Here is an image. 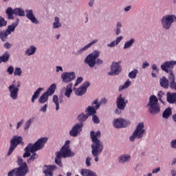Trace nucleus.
I'll use <instances>...</instances> for the list:
<instances>
[{"label":"nucleus","instance_id":"obj_52","mask_svg":"<svg viewBox=\"0 0 176 176\" xmlns=\"http://www.w3.org/2000/svg\"><path fill=\"white\" fill-rule=\"evenodd\" d=\"M92 121L96 124H98V123H100V119L98 118V116H97L96 115H94V114L92 117Z\"/></svg>","mask_w":176,"mask_h":176},{"label":"nucleus","instance_id":"obj_13","mask_svg":"<svg viewBox=\"0 0 176 176\" xmlns=\"http://www.w3.org/2000/svg\"><path fill=\"white\" fill-rule=\"evenodd\" d=\"M90 86V82L89 81L84 82L79 88H76V87H74L73 90L76 94L78 97H82L84 94H86V91H87V89Z\"/></svg>","mask_w":176,"mask_h":176},{"label":"nucleus","instance_id":"obj_17","mask_svg":"<svg viewBox=\"0 0 176 176\" xmlns=\"http://www.w3.org/2000/svg\"><path fill=\"white\" fill-rule=\"evenodd\" d=\"M174 65H176L175 60L166 61L161 65V69H162L164 72H166V74H169L168 76H170L171 74H174L173 71H171V69L174 68Z\"/></svg>","mask_w":176,"mask_h":176},{"label":"nucleus","instance_id":"obj_59","mask_svg":"<svg viewBox=\"0 0 176 176\" xmlns=\"http://www.w3.org/2000/svg\"><path fill=\"white\" fill-rule=\"evenodd\" d=\"M23 123H24V120H21V121H19L17 123L16 125V129L19 130V129H20V127H21V126H23Z\"/></svg>","mask_w":176,"mask_h":176},{"label":"nucleus","instance_id":"obj_32","mask_svg":"<svg viewBox=\"0 0 176 176\" xmlns=\"http://www.w3.org/2000/svg\"><path fill=\"white\" fill-rule=\"evenodd\" d=\"M49 97L50 96L45 92L38 99L39 104H46L49 101Z\"/></svg>","mask_w":176,"mask_h":176},{"label":"nucleus","instance_id":"obj_61","mask_svg":"<svg viewBox=\"0 0 176 176\" xmlns=\"http://www.w3.org/2000/svg\"><path fill=\"white\" fill-rule=\"evenodd\" d=\"M56 72H60H60H64V69H63V67L61 66H56Z\"/></svg>","mask_w":176,"mask_h":176},{"label":"nucleus","instance_id":"obj_15","mask_svg":"<svg viewBox=\"0 0 176 176\" xmlns=\"http://www.w3.org/2000/svg\"><path fill=\"white\" fill-rule=\"evenodd\" d=\"M122 72V66L118 62H113L110 67V72H108L109 76H116Z\"/></svg>","mask_w":176,"mask_h":176},{"label":"nucleus","instance_id":"obj_2","mask_svg":"<svg viewBox=\"0 0 176 176\" xmlns=\"http://www.w3.org/2000/svg\"><path fill=\"white\" fill-rule=\"evenodd\" d=\"M70 143L71 142L69 140H67L60 150L56 153L54 162L59 166V167L63 166V162H61L62 157L65 159L67 157H73V156H75V153L72 152L71 148H69Z\"/></svg>","mask_w":176,"mask_h":176},{"label":"nucleus","instance_id":"obj_27","mask_svg":"<svg viewBox=\"0 0 176 176\" xmlns=\"http://www.w3.org/2000/svg\"><path fill=\"white\" fill-rule=\"evenodd\" d=\"M36 53V47L34 45H30L25 52V56H34Z\"/></svg>","mask_w":176,"mask_h":176},{"label":"nucleus","instance_id":"obj_3","mask_svg":"<svg viewBox=\"0 0 176 176\" xmlns=\"http://www.w3.org/2000/svg\"><path fill=\"white\" fill-rule=\"evenodd\" d=\"M47 138H41L38 139L34 144H29L24 149L25 153L23 155V157H30L31 153L41 151L43 149L45 144L47 142Z\"/></svg>","mask_w":176,"mask_h":176},{"label":"nucleus","instance_id":"obj_49","mask_svg":"<svg viewBox=\"0 0 176 176\" xmlns=\"http://www.w3.org/2000/svg\"><path fill=\"white\" fill-rule=\"evenodd\" d=\"M91 160H93L91 157H87L85 161V164L87 167H91Z\"/></svg>","mask_w":176,"mask_h":176},{"label":"nucleus","instance_id":"obj_14","mask_svg":"<svg viewBox=\"0 0 176 176\" xmlns=\"http://www.w3.org/2000/svg\"><path fill=\"white\" fill-rule=\"evenodd\" d=\"M113 126L116 129H125L130 126V121L123 118H116L113 121Z\"/></svg>","mask_w":176,"mask_h":176},{"label":"nucleus","instance_id":"obj_16","mask_svg":"<svg viewBox=\"0 0 176 176\" xmlns=\"http://www.w3.org/2000/svg\"><path fill=\"white\" fill-rule=\"evenodd\" d=\"M60 78H61L63 83H71V82H72V80H75V79L76 78V74H75V72H63L60 75Z\"/></svg>","mask_w":176,"mask_h":176},{"label":"nucleus","instance_id":"obj_20","mask_svg":"<svg viewBox=\"0 0 176 176\" xmlns=\"http://www.w3.org/2000/svg\"><path fill=\"white\" fill-rule=\"evenodd\" d=\"M25 13L27 19L30 20V21H31L32 24L39 23V21H38V19H36V17L34 14V11L32 10H25Z\"/></svg>","mask_w":176,"mask_h":176},{"label":"nucleus","instance_id":"obj_24","mask_svg":"<svg viewBox=\"0 0 176 176\" xmlns=\"http://www.w3.org/2000/svg\"><path fill=\"white\" fill-rule=\"evenodd\" d=\"M20 21V19L19 18L16 19V21L14 23H12L11 25H9L8 28L6 30V31L10 35L12 32H14V30H16V27L19 25V23Z\"/></svg>","mask_w":176,"mask_h":176},{"label":"nucleus","instance_id":"obj_22","mask_svg":"<svg viewBox=\"0 0 176 176\" xmlns=\"http://www.w3.org/2000/svg\"><path fill=\"white\" fill-rule=\"evenodd\" d=\"M57 170L55 165H45L43 168V173L46 176H53V171Z\"/></svg>","mask_w":176,"mask_h":176},{"label":"nucleus","instance_id":"obj_18","mask_svg":"<svg viewBox=\"0 0 176 176\" xmlns=\"http://www.w3.org/2000/svg\"><path fill=\"white\" fill-rule=\"evenodd\" d=\"M91 105L95 106H89L85 109V113H87L88 116H94L97 112V109H100V104L97 103V99L91 102Z\"/></svg>","mask_w":176,"mask_h":176},{"label":"nucleus","instance_id":"obj_28","mask_svg":"<svg viewBox=\"0 0 176 176\" xmlns=\"http://www.w3.org/2000/svg\"><path fill=\"white\" fill-rule=\"evenodd\" d=\"M44 88L42 87H39L38 89H37V90L36 91L34 92V94L32 97V102H35L36 100H38V98H39V96L41 94V93H42V91H43Z\"/></svg>","mask_w":176,"mask_h":176},{"label":"nucleus","instance_id":"obj_48","mask_svg":"<svg viewBox=\"0 0 176 176\" xmlns=\"http://www.w3.org/2000/svg\"><path fill=\"white\" fill-rule=\"evenodd\" d=\"M19 171V169L18 168H14V169H12L11 170L8 174V176H14V174H15V176H17V173Z\"/></svg>","mask_w":176,"mask_h":176},{"label":"nucleus","instance_id":"obj_11","mask_svg":"<svg viewBox=\"0 0 176 176\" xmlns=\"http://www.w3.org/2000/svg\"><path fill=\"white\" fill-rule=\"evenodd\" d=\"M100 57V52L95 50L94 52L89 54L85 60V64H87L89 67L93 68L96 65V60Z\"/></svg>","mask_w":176,"mask_h":176},{"label":"nucleus","instance_id":"obj_9","mask_svg":"<svg viewBox=\"0 0 176 176\" xmlns=\"http://www.w3.org/2000/svg\"><path fill=\"white\" fill-rule=\"evenodd\" d=\"M6 13L8 14V19L9 20H13V19H14L13 14L21 17H24V16H25V12L20 8H16L13 10L12 8L9 7L7 8Z\"/></svg>","mask_w":176,"mask_h":176},{"label":"nucleus","instance_id":"obj_33","mask_svg":"<svg viewBox=\"0 0 176 176\" xmlns=\"http://www.w3.org/2000/svg\"><path fill=\"white\" fill-rule=\"evenodd\" d=\"M61 25V23H60V18H58V16H55L54 22L52 24V30H56L57 28H60Z\"/></svg>","mask_w":176,"mask_h":176},{"label":"nucleus","instance_id":"obj_36","mask_svg":"<svg viewBox=\"0 0 176 176\" xmlns=\"http://www.w3.org/2000/svg\"><path fill=\"white\" fill-rule=\"evenodd\" d=\"M122 27H123V25L122 24V22L119 21L116 23V36H119V34H122Z\"/></svg>","mask_w":176,"mask_h":176},{"label":"nucleus","instance_id":"obj_46","mask_svg":"<svg viewBox=\"0 0 176 176\" xmlns=\"http://www.w3.org/2000/svg\"><path fill=\"white\" fill-rule=\"evenodd\" d=\"M35 159H38V154L34 152L33 154L30 156V157L28 160V164H30V162H34Z\"/></svg>","mask_w":176,"mask_h":176},{"label":"nucleus","instance_id":"obj_37","mask_svg":"<svg viewBox=\"0 0 176 176\" xmlns=\"http://www.w3.org/2000/svg\"><path fill=\"white\" fill-rule=\"evenodd\" d=\"M89 118V116L87 114H85V113H81L78 116V121L80 123H83V122H86Z\"/></svg>","mask_w":176,"mask_h":176},{"label":"nucleus","instance_id":"obj_38","mask_svg":"<svg viewBox=\"0 0 176 176\" xmlns=\"http://www.w3.org/2000/svg\"><path fill=\"white\" fill-rule=\"evenodd\" d=\"M171 116V108L168 107L166 109L164 110V111L162 113V118L164 119H168Z\"/></svg>","mask_w":176,"mask_h":176},{"label":"nucleus","instance_id":"obj_35","mask_svg":"<svg viewBox=\"0 0 176 176\" xmlns=\"http://www.w3.org/2000/svg\"><path fill=\"white\" fill-rule=\"evenodd\" d=\"M52 102L56 106V111H58L60 109V101L58 100V96L57 95H54L52 98Z\"/></svg>","mask_w":176,"mask_h":176},{"label":"nucleus","instance_id":"obj_54","mask_svg":"<svg viewBox=\"0 0 176 176\" xmlns=\"http://www.w3.org/2000/svg\"><path fill=\"white\" fill-rule=\"evenodd\" d=\"M7 72L9 74V75H12L13 72H14V67L13 66H10L7 69Z\"/></svg>","mask_w":176,"mask_h":176},{"label":"nucleus","instance_id":"obj_58","mask_svg":"<svg viewBox=\"0 0 176 176\" xmlns=\"http://www.w3.org/2000/svg\"><path fill=\"white\" fill-rule=\"evenodd\" d=\"M118 45L115 41H112L111 43L107 44V47H115V46Z\"/></svg>","mask_w":176,"mask_h":176},{"label":"nucleus","instance_id":"obj_30","mask_svg":"<svg viewBox=\"0 0 176 176\" xmlns=\"http://www.w3.org/2000/svg\"><path fill=\"white\" fill-rule=\"evenodd\" d=\"M167 101L170 104H175L176 101V93H167Z\"/></svg>","mask_w":176,"mask_h":176},{"label":"nucleus","instance_id":"obj_50","mask_svg":"<svg viewBox=\"0 0 176 176\" xmlns=\"http://www.w3.org/2000/svg\"><path fill=\"white\" fill-rule=\"evenodd\" d=\"M83 82V78L82 77H78L77 78L76 82L74 84V87H76L78 85H80Z\"/></svg>","mask_w":176,"mask_h":176},{"label":"nucleus","instance_id":"obj_51","mask_svg":"<svg viewBox=\"0 0 176 176\" xmlns=\"http://www.w3.org/2000/svg\"><path fill=\"white\" fill-rule=\"evenodd\" d=\"M163 96H164V93H163V91H160L157 94V97H158V100L162 103L164 104V102L163 101V100H162V97H163Z\"/></svg>","mask_w":176,"mask_h":176},{"label":"nucleus","instance_id":"obj_31","mask_svg":"<svg viewBox=\"0 0 176 176\" xmlns=\"http://www.w3.org/2000/svg\"><path fill=\"white\" fill-rule=\"evenodd\" d=\"M134 43H135V38H132L128 41H126L123 47L124 50H126V49H130V47H131L133 45H134Z\"/></svg>","mask_w":176,"mask_h":176},{"label":"nucleus","instance_id":"obj_57","mask_svg":"<svg viewBox=\"0 0 176 176\" xmlns=\"http://www.w3.org/2000/svg\"><path fill=\"white\" fill-rule=\"evenodd\" d=\"M122 40H123V36H120L117 37L116 41H114L116 43V45H118V43H120V42H122Z\"/></svg>","mask_w":176,"mask_h":176},{"label":"nucleus","instance_id":"obj_39","mask_svg":"<svg viewBox=\"0 0 176 176\" xmlns=\"http://www.w3.org/2000/svg\"><path fill=\"white\" fill-rule=\"evenodd\" d=\"M152 76L153 78H157V75L156 74H159V67H157V65L156 64L152 65Z\"/></svg>","mask_w":176,"mask_h":176},{"label":"nucleus","instance_id":"obj_43","mask_svg":"<svg viewBox=\"0 0 176 176\" xmlns=\"http://www.w3.org/2000/svg\"><path fill=\"white\" fill-rule=\"evenodd\" d=\"M1 57V60H2L3 63H8V61H9L10 54H9V52H6Z\"/></svg>","mask_w":176,"mask_h":176},{"label":"nucleus","instance_id":"obj_62","mask_svg":"<svg viewBox=\"0 0 176 176\" xmlns=\"http://www.w3.org/2000/svg\"><path fill=\"white\" fill-rule=\"evenodd\" d=\"M148 67H149V63H148V62H144L142 64V69H145V68H148Z\"/></svg>","mask_w":176,"mask_h":176},{"label":"nucleus","instance_id":"obj_4","mask_svg":"<svg viewBox=\"0 0 176 176\" xmlns=\"http://www.w3.org/2000/svg\"><path fill=\"white\" fill-rule=\"evenodd\" d=\"M145 125L144 122H139L132 135L129 137L130 142H134L135 140H142L144 135H146V130H145Z\"/></svg>","mask_w":176,"mask_h":176},{"label":"nucleus","instance_id":"obj_10","mask_svg":"<svg viewBox=\"0 0 176 176\" xmlns=\"http://www.w3.org/2000/svg\"><path fill=\"white\" fill-rule=\"evenodd\" d=\"M21 142H23V138H21V136H13L11 140L10 141V148L7 153V155L10 156V155L13 153L14 149L17 148V145L21 144Z\"/></svg>","mask_w":176,"mask_h":176},{"label":"nucleus","instance_id":"obj_42","mask_svg":"<svg viewBox=\"0 0 176 176\" xmlns=\"http://www.w3.org/2000/svg\"><path fill=\"white\" fill-rule=\"evenodd\" d=\"M138 74V69H134L131 72L129 73L128 76L130 79H135L137 78V75Z\"/></svg>","mask_w":176,"mask_h":176},{"label":"nucleus","instance_id":"obj_40","mask_svg":"<svg viewBox=\"0 0 176 176\" xmlns=\"http://www.w3.org/2000/svg\"><path fill=\"white\" fill-rule=\"evenodd\" d=\"M8 35L10 34L6 30L0 32V39L2 41V42H6Z\"/></svg>","mask_w":176,"mask_h":176},{"label":"nucleus","instance_id":"obj_41","mask_svg":"<svg viewBox=\"0 0 176 176\" xmlns=\"http://www.w3.org/2000/svg\"><path fill=\"white\" fill-rule=\"evenodd\" d=\"M130 85H131V81L130 80H127L123 85L119 87V91H122V90H124V89H127Z\"/></svg>","mask_w":176,"mask_h":176},{"label":"nucleus","instance_id":"obj_23","mask_svg":"<svg viewBox=\"0 0 176 176\" xmlns=\"http://www.w3.org/2000/svg\"><path fill=\"white\" fill-rule=\"evenodd\" d=\"M131 160V155L127 153L122 154L118 157V163L120 164H126V163H129Z\"/></svg>","mask_w":176,"mask_h":176},{"label":"nucleus","instance_id":"obj_1","mask_svg":"<svg viewBox=\"0 0 176 176\" xmlns=\"http://www.w3.org/2000/svg\"><path fill=\"white\" fill-rule=\"evenodd\" d=\"M90 137L92 144H91V153L94 157V162H97L99 160L98 156L100 153H102L104 151V144L102 141L100 140L101 137V132L98 131L96 133L94 131H91Z\"/></svg>","mask_w":176,"mask_h":176},{"label":"nucleus","instance_id":"obj_12","mask_svg":"<svg viewBox=\"0 0 176 176\" xmlns=\"http://www.w3.org/2000/svg\"><path fill=\"white\" fill-rule=\"evenodd\" d=\"M17 163L20 166L18 168L16 176H25V174L28 173V166H27V163L23 162V158L19 156H18Z\"/></svg>","mask_w":176,"mask_h":176},{"label":"nucleus","instance_id":"obj_34","mask_svg":"<svg viewBox=\"0 0 176 176\" xmlns=\"http://www.w3.org/2000/svg\"><path fill=\"white\" fill-rule=\"evenodd\" d=\"M56 84H52L51 86L48 88L47 91L45 92V94L48 96H53L54 94V91H56Z\"/></svg>","mask_w":176,"mask_h":176},{"label":"nucleus","instance_id":"obj_29","mask_svg":"<svg viewBox=\"0 0 176 176\" xmlns=\"http://www.w3.org/2000/svg\"><path fill=\"white\" fill-rule=\"evenodd\" d=\"M80 173L82 176H98L94 171L89 169H82Z\"/></svg>","mask_w":176,"mask_h":176},{"label":"nucleus","instance_id":"obj_26","mask_svg":"<svg viewBox=\"0 0 176 176\" xmlns=\"http://www.w3.org/2000/svg\"><path fill=\"white\" fill-rule=\"evenodd\" d=\"M73 86H74V84L72 82H70L65 88V96L67 98H69L71 97V94H72V87Z\"/></svg>","mask_w":176,"mask_h":176},{"label":"nucleus","instance_id":"obj_8","mask_svg":"<svg viewBox=\"0 0 176 176\" xmlns=\"http://www.w3.org/2000/svg\"><path fill=\"white\" fill-rule=\"evenodd\" d=\"M129 100H126L123 95L120 94L116 98V107L117 109L115 110L116 115H120L122 111L126 109V106L127 105Z\"/></svg>","mask_w":176,"mask_h":176},{"label":"nucleus","instance_id":"obj_21","mask_svg":"<svg viewBox=\"0 0 176 176\" xmlns=\"http://www.w3.org/2000/svg\"><path fill=\"white\" fill-rule=\"evenodd\" d=\"M98 43V39H94L91 41L90 43H89L87 45L82 47L81 49L76 51V52L74 53V54L76 56H79V54H82L83 52H86V50H87L88 49H90V47H91L93 45H96V43Z\"/></svg>","mask_w":176,"mask_h":176},{"label":"nucleus","instance_id":"obj_55","mask_svg":"<svg viewBox=\"0 0 176 176\" xmlns=\"http://www.w3.org/2000/svg\"><path fill=\"white\" fill-rule=\"evenodd\" d=\"M107 102H108V100H107V98H102L100 100V102H98V100H97V104H100V107L101 106V104H107Z\"/></svg>","mask_w":176,"mask_h":176},{"label":"nucleus","instance_id":"obj_6","mask_svg":"<svg viewBox=\"0 0 176 176\" xmlns=\"http://www.w3.org/2000/svg\"><path fill=\"white\" fill-rule=\"evenodd\" d=\"M174 23H176V16L175 14H166L161 19V25L164 30H170Z\"/></svg>","mask_w":176,"mask_h":176},{"label":"nucleus","instance_id":"obj_44","mask_svg":"<svg viewBox=\"0 0 176 176\" xmlns=\"http://www.w3.org/2000/svg\"><path fill=\"white\" fill-rule=\"evenodd\" d=\"M23 74V70L20 67H16L14 70V76H21Z\"/></svg>","mask_w":176,"mask_h":176},{"label":"nucleus","instance_id":"obj_25","mask_svg":"<svg viewBox=\"0 0 176 176\" xmlns=\"http://www.w3.org/2000/svg\"><path fill=\"white\" fill-rule=\"evenodd\" d=\"M160 85L161 87H164V89H168V87L170 86V80L163 76L160 79Z\"/></svg>","mask_w":176,"mask_h":176},{"label":"nucleus","instance_id":"obj_5","mask_svg":"<svg viewBox=\"0 0 176 176\" xmlns=\"http://www.w3.org/2000/svg\"><path fill=\"white\" fill-rule=\"evenodd\" d=\"M146 107L151 115H157V113H160V104H159V99H157L155 95L149 97L148 102Z\"/></svg>","mask_w":176,"mask_h":176},{"label":"nucleus","instance_id":"obj_63","mask_svg":"<svg viewBox=\"0 0 176 176\" xmlns=\"http://www.w3.org/2000/svg\"><path fill=\"white\" fill-rule=\"evenodd\" d=\"M103 63H104V61L100 58H98L96 61V64H97L98 65H101Z\"/></svg>","mask_w":176,"mask_h":176},{"label":"nucleus","instance_id":"obj_53","mask_svg":"<svg viewBox=\"0 0 176 176\" xmlns=\"http://www.w3.org/2000/svg\"><path fill=\"white\" fill-rule=\"evenodd\" d=\"M170 146L172 149H175L176 151V139H173L170 141Z\"/></svg>","mask_w":176,"mask_h":176},{"label":"nucleus","instance_id":"obj_45","mask_svg":"<svg viewBox=\"0 0 176 176\" xmlns=\"http://www.w3.org/2000/svg\"><path fill=\"white\" fill-rule=\"evenodd\" d=\"M34 122V118L29 119L25 123L24 126V130H28L30 129V126H31V124Z\"/></svg>","mask_w":176,"mask_h":176},{"label":"nucleus","instance_id":"obj_64","mask_svg":"<svg viewBox=\"0 0 176 176\" xmlns=\"http://www.w3.org/2000/svg\"><path fill=\"white\" fill-rule=\"evenodd\" d=\"M159 171H160V167H158L155 169H153L152 174H157V173H159Z\"/></svg>","mask_w":176,"mask_h":176},{"label":"nucleus","instance_id":"obj_60","mask_svg":"<svg viewBox=\"0 0 176 176\" xmlns=\"http://www.w3.org/2000/svg\"><path fill=\"white\" fill-rule=\"evenodd\" d=\"M12 45L10 44V43H6L3 45V47H5V49H10L12 47Z\"/></svg>","mask_w":176,"mask_h":176},{"label":"nucleus","instance_id":"obj_19","mask_svg":"<svg viewBox=\"0 0 176 176\" xmlns=\"http://www.w3.org/2000/svg\"><path fill=\"white\" fill-rule=\"evenodd\" d=\"M82 127H83V123L74 124L72 130L69 131V135L71 137H78V134L82 131Z\"/></svg>","mask_w":176,"mask_h":176},{"label":"nucleus","instance_id":"obj_56","mask_svg":"<svg viewBox=\"0 0 176 176\" xmlns=\"http://www.w3.org/2000/svg\"><path fill=\"white\" fill-rule=\"evenodd\" d=\"M47 103L45 104L40 109V112H47Z\"/></svg>","mask_w":176,"mask_h":176},{"label":"nucleus","instance_id":"obj_47","mask_svg":"<svg viewBox=\"0 0 176 176\" xmlns=\"http://www.w3.org/2000/svg\"><path fill=\"white\" fill-rule=\"evenodd\" d=\"M6 24H8V21H6L3 17L0 16V28L6 27Z\"/></svg>","mask_w":176,"mask_h":176},{"label":"nucleus","instance_id":"obj_7","mask_svg":"<svg viewBox=\"0 0 176 176\" xmlns=\"http://www.w3.org/2000/svg\"><path fill=\"white\" fill-rule=\"evenodd\" d=\"M21 87V83L20 81L14 80L13 82L8 87V91L10 94V97L12 100H16L19 98V87Z\"/></svg>","mask_w":176,"mask_h":176}]
</instances>
